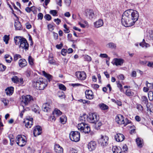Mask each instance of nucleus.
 <instances>
[{
    "instance_id": "nucleus-1",
    "label": "nucleus",
    "mask_w": 153,
    "mask_h": 153,
    "mask_svg": "<svg viewBox=\"0 0 153 153\" xmlns=\"http://www.w3.org/2000/svg\"><path fill=\"white\" fill-rule=\"evenodd\" d=\"M14 41L16 45H19L20 48L26 51L28 50L29 44L25 38L19 36H16L14 38Z\"/></svg>"
},
{
    "instance_id": "nucleus-2",
    "label": "nucleus",
    "mask_w": 153,
    "mask_h": 153,
    "mask_svg": "<svg viewBox=\"0 0 153 153\" xmlns=\"http://www.w3.org/2000/svg\"><path fill=\"white\" fill-rule=\"evenodd\" d=\"M42 78H36L32 81V85L34 88L37 90H43L47 86V83L44 81Z\"/></svg>"
},
{
    "instance_id": "nucleus-3",
    "label": "nucleus",
    "mask_w": 153,
    "mask_h": 153,
    "mask_svg": "<svg viewBox=\"0 0 153 153\" xmlns=\"http://www.w3.org/2000/svg\"><path fill=\"white\" fill-rule=\"evenodd\" d=\"M130 16V13L128 10L125 11L122 15L121 22L123 25L126 27L131 26Z\"/></svg>"
},
{
    "instance_id": "nucleus-4",
    "label": "nucleus",
    "mask_w": 153,
    "mask_h": 153,
    "mask_svg": "<svg viewBox=\"0 0 153 153\" xmlns=\"http://www.w3.org/2000/svg\"><path fill=\"white\" fill-rule=\"evenodd\" d=\"M130 13V16L129 17L131 26L134 25L135 22L138 19L139 14L136 10L130 9L128 10Z\"/></svg>"
},
{
    "instance_id": "nucleus-5",
    "label": "nucleus",
    "mask_w": 153,
    "mask_h": 153,
    "mask_svg": "<svg viewBox=\"0 0 153 153\" xmlns=\"http://www.w3.org/2000/svg\"><path fill=\"white\" fill-rule=\"evenodd\" d=\"M77 128L79 130H80L85 133H88L90 131L89 126L85 123H79Z\"/></svg>"
},
{
    "instance_id": "nucleus-6",
    "label": "nucleus",
    "mask_w": 153,
    "mask_h": 153,
    "mask_svg": "<svg viewBox=\"0 0 153 153\" xmlns=\"http://www.w3.org/2000/svg\"><path fill=\"white\" fill-rule=\"evenodd\" d=\"M80 134L77 131H72L70 134V138L72 141L77 142L80 140Z\"/></svg>"
},
{
    "instance_id": "nucleus-7",
    "label": "nucleus",
    "mask_w": 153,
    "mask_h": 153,
    "mask_svg": "<svg viewBox=\"0 0 153 153\" xmlns=\"http://www.w3.org/2000/svg\"><path fill=\"white\" fill-rule=\"evenodd\" d=\"M24 135H18L16 138V141L17 144L20 146L22 147L26 144V141L24 138Z\"/></svg>"
},
{
    "instance_id": "nucleus-8",
    "label": "nucleus",
    "mask_w": 153,
    "mask_h": 153,
    "mask_svg": "<svg viewBox=\"0 0 153 153\" xmlns=\"http://www.w3.org/2000/svg\"><path fill=\"white\" fill-rule=\"evenodd\" d=\"M108 138L106 136H101V137L99 140V143L102 146H106L108 144Z\"/></svg>"
},
{
    "instance_id": "nucleus-9",
    "label": "nucleus",
    "mask_w": 153,
    "mask_h": 153,
    "mask_svg": "<svg viewBox=\"0 0 153 153\" xmlns=\"http://www.w3.org/2000/svg\"><path fill=\"white\" fill-rule=\"evenodd\" d=\"M98 118H97V114L95 113H91L89 114L88 120L91 123H94L97 122Z\"/></svg>"
},
{
    "instance_id": "nucleus-10",
    "label": "nucleus",
    "mask_w": 153,
    "mask_h": 153,
    "mask_svg": "<svg viewBox=\"0 0 153 153\" xmlns=\"http://www.w3.org/2000/svg\"><path fill=\"white\" fill-rule=\"evenodd\" d=\"M76 76L78 79L81 80H84L86 77L85 73L83 71L76 72Z\"/></svg>"
},
{
    "instance_id": "nucleus-11",
    "label": "nucleus",
    "mask_w": 153,
    "mask_h": 153,
    "mask_svg": "<svg viewBox=\"0 0 153 153\" xmlns=\"http://www.w3.org/2000/svg\"><path fill=\"white\" fill-rule=\"evenodd\" d=\"M32 100V97L30 95L22 96V102H23L25 105H27L28 103Z\"/></svg>"
},
{
    "instance_id": "nucleus-12",
    "label": "nucleus",
    "mask_w": 153,
    "mask_h": 153,
    "mask_svg": "<svg viewBox=\"0 0 153 153\" xmlns=\"http://www.w3.org/2000/svg\"><path fill=\"white\" fill-rule=\"evenodd\" d=\"M12 81L14 83H19L20 85H22L24 82L23 79L22 78L19 79L16 76H14L11 78Z\"/></svg>"
},
{
    "instance_id": "nucleus-13",
    "label": "nucleus",
    "mask_w": 153,
    "mask_h": 153,
    "mask_svg": "<svg viewBox=\"0 0 153 153\" xmlns=\"http://www.w3.org/2000/svg\"><path fill=\"white\" fill-rule=\"evenodd\" d=\"M42 128L41 127L39 126H36L34 128L33 131V134L35 137H36L40 134L42 132Z\"/></svg>"
},
{
    "instance_id": "nucleus-14",
    "label": "nucleus",
    "mask_w": 153,
    "mask_h": 153,
    "mask_svg": "<svg viewBox=\"0 0 153 153\" xmlns=\"http://www.w3.org/2000/svg\"><path fill=\"white\" fill-rule=\"evenodd\" d=\"M116 121L119 124H125L127 125L128 123H126L125 124L124 119L123 116L121 115H119L117 117L115 118Z\"/></svg>"
},
{
    "instance_id": "nucleus-15",
    "label": "nucleus",
    "mask_w": 153,
    "mask_h": 153,
    "mask_svg": "<svg viewBox=\"0 0 153 153\" xmlns=\"http://www.w3.org/2000/svg\"><path fill=\"white\" fill-rule=\"evenodd\" d=\"M25 127L27 128H30L33 125V119L30 118V120L27 119L23 122Z\"/></svg>"
},
{
    "instance_id": "nucleus-16",
    "label": "nucleus",
    "mask_w": 153,
    "mask_h": 153,
    "mask_svg": "<svg viewBox=\"0 0 153 153\" xmlns=\"http://www.w3.org/2000/svg\"><path fill=\"white\" fill-rule=\"evenodd\" d=\"M86 16L90 19H92L95 17L94 12L92 10H87L85 12Z\"/></svg>"
},
{
    "instance_id": "nucleus-17",
    "label": "nucleus",
    "mask_w": 153,
    "mask_h": 153,
    "mask_svg": "<svg viewBox=\"0 0 153 153\" xmlns=\"http://www.w3.org/2000/svg\"><path fill=\"white\" fill-rule=\"evenodd\" d=\"M86 98L89 100L92 99L94 97L93 93L91 90H86L85 92Z\"/></svg>"
},
{
    "instance_id": "nucleus-18",
    "label": "nucleus",
    "mask_w": 153,
    "mask_h": 153,
    "mask_svg": "<svg viewBox=\"0 0 153 153\" xmlns=\"http://www.w3.org/2000/svg\"><path fill=\"white\" fill-rule=\"evenodd\" d=\"M51 106L49 103H44L42 106V109L45 112H47L50 111Z\"/></svg>"
},
{
    "instance_id": "nucleus-19",
    "label": "nucleus",
    "mask_w": 153,
    "mask_h": 153,
    "mask_svg": "<svg viewBox=\"0 0 153 153\" xmlns=\"http://www.w3.org/2000/svg\"><path fill=\"white\" fill-rule=\"evenodd\" d=\"M124 135L121 133H117V134L115 136V138L116 140L118 142H122L125 139Z\"/></svg>"
},
{
    "instance_id": "nucleus-20",
    "label": "nucleus",
    "mask_w": 153,
    "mask_h": 153,
    "mask_svg": "<svg viewBox=\"0 0 153 153\" xmlns=\"http://www.w3.org/2000/svg\"><path fill=\"white\" fill-rule=\"evenodd\" d=\"M96 147V143L94 141H91L88 144V148L90 151L94 150Z\"/></svg>"
},
{
    "instance_id": "nucleus-21",
    "label": "nucleus",
    "mask_w": 153,
    "mask_h": 153,
    "mask_svg": "<svg viewBox=\"0 0 153 153\" xmlns=\"http://www.w3.org/2000/svg\"><path fill=\"white\" fill-rule=\"evenodd\" d=\"M54 150L56 152L58 153H63V149L58 144H56L55 145Z\"/></svg>"
},
{
    "instance_id": "nucleus-22",
    "label": "nucleus",
    "mask_w": 153,
    "mask_h": 153,
    "mask_svg": "<svg viewBox=\"0 0 153 153\" xmlns=\"http://www.w3.org/2000/svg\"><path fill=\"white\" fill-rule=\"evenodd\" d=\"M103 24V21L101 19H99L94 23L95 27L96 28H99L102 26Z\"/></svg>"
},
{
    "instance_id": "nucleus-23",
    "label": "nucleus",
    "mask_w": 153,
    "mask_h": 153,
    "mask_svg": "<svg viewBox=\"0 0 153 153\" xmlns=\"http://www.w3.org/2000/svg\"><path fill=\"white\" fill-rule=\"evenodd\" d=\"M27 63L25 59H20L19 61V65L21 68H23L27 65Z\"/></svg>"
},
{
    "instance_id": "nucleus-24",
    "label": "nucleus",
    "mask_w": 153,
    "mask_h": 153,
    "mask_svg": "<svg viewBox=\"0 0 153 153\" xmlns=\"http://www.w3.org/2000/svg\"><path fill=\"white\" fill-rule=\"evenodd\" d=\"M114 63L116 65H121L123 63V60L121 59L115 58L114 59Z\"/></svg>"
},
{
    "instance_id": "nucleus-25",
    "label": "nucleus",
    "mask_w": 153,
    "mask_h": 153,
    "mask_svg": "<svg viewBox=\"0 0 153 153\" xmlns=\"http://www.w3.org/2000/svg\"><path fill=\"white\" fill-rule=\"evenodd\" d=\"M136 142L137 146L140 147H142L143 145V140L140 137H137L136 140Z\"/></svg>"
},
{
    "instance_id": "nucleus-26",
    "label": "nucleus",
    "mask_w": 153,
    "mask_h": 153,
    "mask_svg": "<svg viewBox=\"0 0 153 153\" xmlns=\"http://www.w3.org/2000/svg\"><path fill=\"white\" fill-rule=\"evenodd\" d=\"M14 88L12 87H8L5 90V92L7 95H11L13 92Z\"/></svg>"
},
{
    "instance_id": "nucleus-27",
    "label": "nucleus",
    "mask_w": 153,
    "mask_h": 153,
    "mask_svg": "<svg viewBox=\"0 0 153 153\" xmlns=\"http://www.w3.org/2000/svg\"><path fill=\"white\" fill-rule=\"evenodd\" d=\"M112 151L113 153H121L122 151L120 147L116 146H114L113 147Z\"/></svg>"
},
{
    "instance_id": "nucleus-28",
    "label": "nucleus",
    "mask_w": 153,
    "mask_h": 153,
    "mask_svg": "<svg viewBox=\"0 0 153 153\" xmlns=\"http://www.w3.org/2000/svg\"><path fill=\"white\" fill-rule=\"evenodd\" d=\"M14 26L16 30H20L22 28L21 25L19 21L16 20L15 21Z\"/></svg>"
},
{
    "instance_id": "nucleus-29",
    "label": "nucleus",
    "mask_w": 153,
    "mask_h": 153,
    "mask_svg": "<svg viewBox=\"0 0 153 153\" xmlns=\"http://www.w3.org/2000/svg\"><path fill=\"white\" fill-rule=\"evenodd\" d=\"M107 48L111 49H115L116 48V45L113 42H110L107 44L106 45Z\"/></svg>"
},
{
    "instance_id": "nucleus-30",
    "label": "nucleus",
    "mask_w": 153,
    "mask_h": 153,
    "mask_svg": "<svg viewBox=\"0 0 153 153\" xmlns=\"http://www.w3.org/2000/svg\"><path fill=\"white\" fill-rule=\"evenodd\" d=\"M4 58L5 59L6 62L10 63L12 60V58L8 54H6L4 56Z\"/></svg>"
},
{
    "instance_id": "nucleus-31",
    "label": "nucleus",
    "mask_w": 153,
    "mask_h": 153,
    "mask_svg": "<svg viewBox=\"0 0 153 153\" xmlns=\"http://www.w3.org/2000/svg\"><path fill=\"white\" fill-rule=\"evenodd\" d=\"M42 73L43 75L48 79L49 81H50L52 79V76L51 75L47 73L44 71H43Z\"/></svg>"
},
{
    "instance_id": "nucleus-32",
    "label": "nucleus",
    "mask_w": 153,
    "mask_h": 153,
    "mask_svg": "<svg viewBox=\"0 0 153 153\" xmlns=\"http://www.w3.org/2000/svg\"><path fill=\"white\" fill-rule=\"evenodd\" d=\"M62 114V112L57 108H55L53 113V115H56V116H59Z\"/></svg>"
},
{
    "instance_id": "nucleus-33",
    "label": "nucleus",
    "mask_w": 153,
    "mask_h": 153,
    "mask_svg": "<svg viewBox=\"0 0 153 153\" xmlns=\"http://www.w3.org/2000/svg\"><path fill=\"white\" fill-rule=\"evenodd\" d=\"M56 61L53 59V56H49L48 58V63L50 64L55 65L56 64Z\"/></svg>"
},
{
    "instance_id": "nucleus-34",
    "label": "nucleus",
    "mask_w": 153,
    "mask_h": 153,
    "mask_svg": "<svg viewBox=\"0 0 153 153\" xmlns=\"http://www.w3.org/2000/svg\"><path fill=\"white\" fill-rule=\"evenodd\" d=\"M87 116L86 114H84L81 116L79 118V120L81 122V123H84L87 120Z\"/></svg>"
},
{
    "instance_id": "nucleus-35",
    "label": "nucleus",
    "mask_w": 153,
    "mask_h": 153,
    "mask_svg": "<svg viewBox=\"0 0 153 153\" xmlns=\"http://www.w3.org/2000/svg\"><path fill=\"white\" fill-rule=\"evenodd\" d=\"M140 45L143 48L145 47L147 48L149 46V44L146 43L144 39H143V42L140 44Z\"/></svg>"
},
{
    "instance_id": "nucleus-36",
    "label": "nucleus",
    "mask_w": 153,
    "mask_h": 153,
    "mask_svg": "<svg viewBox=\"0 0 153 153\" xmlns=\"http://www.w3.org/2000/svg\"><path fill=\"white\" fill-rule=\"evenodd\" d=\"M60 122L62 124H64L67 120L66 117L65 116H62L60 118Z\"/></svg>"
},
{
    "instance_id": "nucleus-37",
    "label": "nucleus",
    "mask_w": 153,
    "mask_h": 153,
    "mask_svg": "<svg viewBox=\"0 0 153 153\" xmlns=\"http://www.w3.org/2000/svg\"><path fill=\"white\" fill-rule=\"evenodd\" d=\"M141 101L143 103H144L146 105L147 104H148V100L146 97L145 96L142 97L141 98Z\"/></svg>"
},
{
    "instance_id": "nucleus-38",
    "label": "nucleus",
    "mask_w": 153,
    "mask_h": 153,
    "mask_svg": "<svg viewBox=\"0 0 153 153\" xmlns=\"http://www.w3.org/2000/svg\"><path fill=\"white\" fill-rule=\"evenodd\" d=\"M126 94L128 96H132L134 95L133 92L130 89H127L126 90Z\"/></svg>"
},
{
    "instance_id": "nucleus-39",
    "label": "nucleus",
    "mask_w": 153,
    "mask_h": 153,
    "mask_svg": "<svg viewBox=\"0 0 153 153\" xmlns=\"http://www.w3.org/2000/svg\"><path fill=\"white\" fill-rule=\"evenodd\" d=\"M99 106L100 108L102 110H105L108 108V106L104 103L100 104Z\"/></svg>"
},
{
    "instance_id": "nucleus-40",
    "label": "nucleus",
    "mask_w": 153,
    "mask_h": 153,
    "mask_svg": "<svg viewBox=\"0 0 153 153\" xmlns=\"http://www.w3.org/2000/svg\"><path fill=\"white\" fill-rule=\"evenodd\" d=\"M28 61L30 65H33L34 64V59L30 56H28Z\"/></svg>"
},
{
    "instance_id": "nucleus-41",
    "label": "nucleus",
    "mask_w": 153,
    "mask_h": 153,
    "mask_svg": "<svg viewBox=\"0 0 153 153\" xmlns=\"http://www.w3.org/2000/svg\"><path fill=\"white\" fill-rule=\"evenodd\" d=\"M94 123L95 124V127L97 129H99L100 127L102 125V123L100 121H98V120Z\"/></svg>"
},
{
    "instance_id": "nucleus-42",
    "label": "nucleus",
    "mask_w": 153,
    "mask_h": 153,
    "mask_svg": "<svg viewBox=\"0 0 153 153\" xmlns=\"http://www.w3.org/2000/svg\"><path fill=\"white\" fill-rule=\"evenodd\" d=\"M9 35H5L3 37V40L6 44H8L9 40Z\"/></svg>"
},
{
    "instance_id": "nucleus-43",
    "label": "nucleus",
    "mask_w": 153,
    "mask_h": 153,
    "mask_svg": "<svg viewBox=\"0 0 153 153\" xmlns=\"http://www.w3.org/2000/svg\"><path fill=\"white\" fill-rule=\"evenodd\" d=\"M148 97L149 100L152 101L153 100V92L152 91H149L148 93Z\"/></svg>"
},
{
    "instance_id": "nucleus-44",
    "label": "nucleus",
    "mask_w": 153,
    "mask_h": 153,
    "mask_svg": "<svg viewBox=\"0 0 153 153\" xmlns=\"http://www.w3.org/2000/svg\"><path fill=\"white\" fill-rule=\"evenodd\" d=\"M112 100L113 102L116 103L119 106H121L122 105V103L120 101H119L118 100H115V99H112Z\"/></svg>"
},
{
    "instance_id": "nucleus-45",
    "label": "nucleus",
    "mask_w": 153,
    "mask_h": 153,
    "mask_svg": "<svg viewBox=\"0 0 153 153\" xmlns=\"http://www.w3.org/2000/svg\"><path fill=\"white\" fill-rule=\"evenodd\" d=\"M1 101L4 103L5 105H7L9 103L8 100L5 98L2 99Z\"/></svg>"
},
{
    "instance_id": "nucleus-46",
    "label": "nucleus",
    "mask_w": 153,
    "mask_h": 153,
    "mask_svg": "<svg viewBox=\"0 0 153 153\" xmlns=\"http://www.w3.org/2000/svg\"><path fill=\"white\" fill-rule=\"evenodd\" d=\"M59 87L60 89L62 90L65 91L66 90V88L65 86L62 84H59Z\"/></svg>"
},
{
    "instance_id": "nucleus-47",
    "label": "nucleus",
    "mask_w": 153,
    "mask_h": 153,
    "mask_svg": "<svg viewBox=\"0 0 153 153\" xmlns=\"http://www.w3.org/2000/svg\"><path fill=\"white\" fill-rule=\"evenodd\" d=\"M21 56L19 54H16L14 56V60L15 61H17L18 59L21 58Z\"/></svg>"
},
{
    "instance_id": "nucleus-48",
    "label": "nucleus",
    "mask_w": 153,
    "mask_h": 153,
    "mask_svg": "<svg viewBox=\"0 0 153 153\" xmlns=\"http://www.w3.org/2000/svg\"><path fill=\"white\" fill-rule=\"evenodd\" d=\"M6 68L5 66L2 64H0V72L4 71L5 70Z\"/></svg>"
},
{
    "instance_id": "nucleus-49",
    "label": "nucleus",
    "mask_w": 153,
    "mask_h": 153,
    "mask_svg": "<svg viewBox=\"0 0 153 153\" xmlns=\"http://www.w3.org/2000/svg\"><path fill=\"white\" fill-rule=\"evenodd\" d=\"M44 18L47 20L48 21L50 20L51 19V16L49 14H46L44 17Z\"/></svg>"
},
{
    "instance_id": "nucleus-50",
    "label": "nucleus",
    "mask_w": 153,
    "mask_h": 153,
    "mask_svg": "<svg viewBox=\"0 0 153 153\" xmlns=\"http://www.w3.org/2000/svg\"><path fill=\"white\" fill-rule=\"evenodd\" d=\"M117 82V87L120 89V90L121 92H123V90L122 85L121 84L119 83V81H118V82Z\"/></svg>"
},
{
    "instance_id": "nucleus-51",
    "label": "nucleus",
    "mask_w": 153,
    "mask_h": 153,
    "mask_svg": "<svg viewBox=\"0 0 153 153\" xmlns=\"http://www.w3.org/2000/svg\"><path fill=\"white\" fill-rule=\"evenodd\" d=\"M64 27L65 29L64 30V32L66 33H68L69 32V30L68 28H67V25L66 24H65L64 25Z\"/></svg>"
},
{
    "instance_id": "nucleus-52",
    "label": "nucleus",
    "mask_w": 153,
    "mask_h": 153,
    "mask_svg": "<svg viewBox=\"0 0 153 153\" xmlns=\"http://www.w3.org/2000/svg\"><path fill=\"white\" fill-rule=\"evenodd\" d=\"M49 120L51 121H54L56 120L55 117L54 115H52L49 117Z\"/></svg>"
},
{
    "instance_id": "nucleus-53",
    "label": "nucleus",
    "mask_w": 153,
    "mask_h": 153,
    "mask_svg": "<svg viewBox=\"0 0 153 153\" xmlns=\"http://www.w3.org/2000/svg\"><path fill=\"white\" fill-rule=\"evenodd\" d=\"M64 2L67 6H69L71 2V0H64Z\"/></svg>"
},
{
    "instance_id": "nucleus-54",
    "label": "nucleus",
    "mask_w": 153,
    "mask_h": 153,
    "mask_svg": "<svg viewBox=\"0 0 153 153\" xmlns=\"http://www.w3.org/2000/svg\"><path fill=\"white\" fill-rule=\"evenodd\" d=\"M50 13L52 14L53 16H55L57 13V11L56 10H51L50 12Z\"/></svg>"
},
{
    "instance_id": "nucleus-55",
    "label": "nucleus",
    "mask_w": 153,
    "mask_h": 153,
    "mask_svg": "<svg viewBox=\"0 0 153 153\" xmlns=\"http://www.w3.org/2000/svg\"><path fill=\"white\" fill-rule=\"evenodd\" d=\"M48 27L49 30L50 31H52L54 29V26L51 24H49L48 25Z\"/></svg>"
},
{
    "instance_id": "nucleus-56",
    "label": "nucleus",
    "mask_w": 153,
    "mask_h": 153,
    "mask_svg": "<svg viewBox=\"0 0 153 153\" xmlns=\"http://www.w3.org/2000/svg\"><path fill=\"white\" fill-rule=\"evenodd\" d=\"M122 150L124 152L127 151L128 150L127 146L126 144L123 145L122 147Z\"/></svg>"
},
{
    "instance_id": "nucleus-57",
    "label": "nucleus",
    "mask_w": 153,
    "mask_h": 153,
    "mask_svg": "<svg viewBox=\"0 0 153 153\" xmlns=\"http://www.w3.org/2000/svg\"><path fill=\"white\" fill-rule=\"evenodd\" d=\"M67 50L66 49H63L62 50V54L63 56H65L66 55Z\"/></svg>"
},
{
    "instance_id": "nucleus-58",
    "label": "nucleus",
    "mask_w": 153,
    "mask_h": 153,
    "mask_svg": "<svg viewBox=\"0 0 153 153\" xmlns=\"http://www.w3.org/2000/svg\"><path fill=\"white\" fill-rule=\"evenodd\" d=\"M38 17L39 19H42L43 17V15L42 13H39L38 14Z\"/></svg>"
},
{
    "instance_id": "nucleus-59",
    "label": "nucleus",
    "mask_w": 153,
    "mask_h": 153,
    "mask_svg": "<svg viewBox=\"0 0 153 153\" xmlns=\"http://www.w3.org/2000/svg\"><path fill=\"white\" fill-rule=\"evenodd\" d=\"M149 37L150 39L153 40V30H151L149 33Z\"/></svg>"
},
{
    "instance_id": "nucleus-60",
    "label": "nucleus",
    "mask_w": 153,
    "mask_h": 153,
    "mask_svg": "<svg viewBox=\"0 0 153 153\" xmlns=\"http://www.w3.org/2000/svg\"><path fill=\"white\" fill-rule=\"evenodd\" d=\"M56 3L59 6H62V0H56Z\"/></svg>"
},
{
    "instance_id": "nucleus-61",
    "label": "nucleus",
    "mask_w": 153,
    "mask_h": 153,
    "mask_svg": "<svg viewBox=\"0 0 153 153\" xmlns=\"http://www.w3.org/2000/svg\"><path fill=\"white\" fill-rule=\"evenodd\" d=\"M53 34L54 39H57L58 37V34L54 32H53Z\"/></svg>"
},
{
    "instance_id": "nucleus-62",
    "label": "nucleus",
    "mask_w": 153,
    "mask_h": 153,
    "mask_svg": "<svg viewBox=\"0 0 153 153\" xmlns=\"http://www.w3.org/2000/svg\"><path fill=\"white\" fill-rule=\"evenodd\" d=\"M54 21L56 22V23L57 25H59V23L61 22V20L59 19H55Z\"/></svg>"
},
{
    "instance_id": "nucleus-63",
    "label": "nucleus",
    "mask_w": 153,
    "mask_h": 153,
    "mask_svg": "<svg viewBox=\"0 0 153 153\" xmlns=\"http://www.w3.org/2000/svg\"><path fill=\"white\" fill-rule=\"evenodd\" d=\"M85 59L88 61H91V57L88 55L85 56Z\"/></svg>"
},
{
    "instance_id": "nucleus-64",
    "label": "nucleus",
    "mask_w": 153,
    "mask_h": 153,
    "mask_svg": "<svg viewBox=\"0 0 153 153\" xmlns=\"http://www.w3.org/2000/svg\"><path fill=\"white\" fill-rule=\"evenodd\" d=\"M147 66L149 67L153 68V62H149L147 64Z\"/></svg>"
}]
</instances>
